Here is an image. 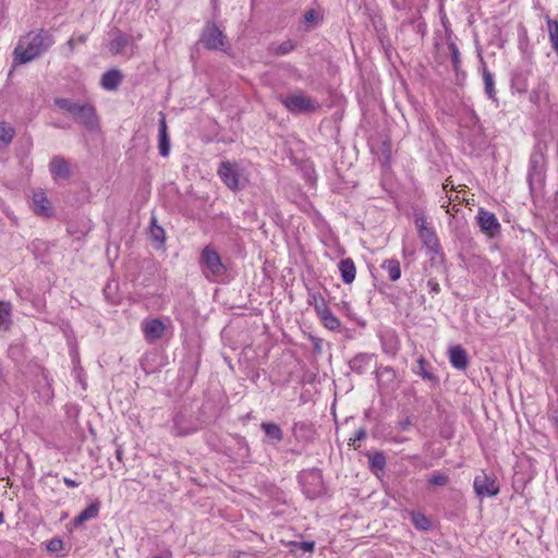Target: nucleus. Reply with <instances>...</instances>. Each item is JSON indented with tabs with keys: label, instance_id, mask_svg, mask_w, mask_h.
Wrapping results in <instances>:
<instances>
[{
	"label": "nucleus",
	"instance_id": "nucleus-1",
	"mask_svg": "<svg viewBox=\"0 0 558 558\" xmlns=\"http://www.w3.org/2000/svg\"><path fill=\"white\" fill-rule=\"evenodd\" d=\"M53 44L54 38L49 31L41 28L38 32H29L19 40L14 49V63L31 62L48 51Z\"/></svg>",
	"mask_w": 558,
	"mask_h": 558
},
{
	"label": "nucleus",
	"instance_id": "nucleus-2",
	"mask_svg": "<svg viewBox=\"0 0 558 558\" xmlns=\"http://www.w3.org/2000/svg\"><path fill=\"white\" fill-rule=\"evenodd\" d=\"M53 101L60 110L71 114L87 131L95 132L99 130V118L96 108L92 104L78 102L63 97H57Z\"/></svg>",
	"mask_w": 558,
	"mask_h": 558
},
{
	"label": "nucleus",
	"instance_id": "nucleus-3",
	"mask_svg": "<svg viewBox=\"0 0 558 558\" xmlns=\"http://www.w3.org/2000/svg\"><path fill=\"white\" fill-rule=\"evenodd\" d=\"M546 151L547 145L537 142L530 155L526 181L531 193L544 186L546 178Z\"/></svg>",
	"mask_w": 558,
	"mask_h": 558
},
{
	"label": "nucleus",
	"instance_id": "nucleus-4",
	"mask_svg": "<svg viewBox=\"0 0 558 558\" xmlns=\"http://www.w3.org/2000/svg\"><path fill=\"white\" fill-rule=\"evenodd\" d=\"M199 43L207 50L227 52L230 49L226 34L214 22H206L199 37Z\"/></svg>",
	"mask_w": 558,
	"mask_h": 558
},
{
	"label": "nucleus",
	"instance_id": "nucleus-5",
	"mask_svg": "<svg viewBox=\"0 0 558 558\" xmlns=\"http://www.w3.org/2000/svg\"><path fill=\"white\" fill-rule=\"evenodd\" d=\"M107 48L112 56H121L130 59L134 54L136 45L131 35L123 33L119 28H113L109 32Z\"/></svg>",
	"mask_w": 558,
	"mask_h": 558
},
{
	"label": "nucleus",
	"instance_id": "nucleus-6",
	"mask_svg": "<svg viewBox=\"0 0 558 558\" xmlns=\"http://www.w3.org/2000/svg\"><path fill=\"white\" fill-rule=\"evenodd\" d=\"M281 104L292 114L314 112L319 109V104L303 94H292L281 98Z\"/></svg>",
	"mask_w": 558,
	"mask_h": 558
},
{
	"label": "nucleus",
	"instance_id": "nucleus-7",
	"mask_svg": "<svg viewBox=\"0 0 558 558\" xmlns=\"http://www.w3.org/2000/svg\"><path fill=\"white\" fill-rule=\"evenodd\" d=\"M412 217L423 244H437L436 232L425 211L418 206H415L412 208Z\"/></svg>",
	"mask_w": 558,
	"mask_h": 558
},
{
	"label": "nucleus",
	"instance_id": "nucleus-8",
	"mask_svg": "<svg viewBox=\"0 0 558 558\" xmlns=\"http://www.w3.org/2000/svg\"><path fill=\"white\" fill-rule=\"evenodd\" d=\"M201 263L206 276H208L207 271L215 277L222 276L227 271L219 254L210 246H205L203 250Z\"/></svg>",
	"mask_w": 558,
	"mask_h": 558
},
{
	"label": "nucleus",
	"instance_id": "nucleus-9",
	"mask_svg": "<svg viewBox=\"0 0 558 558\" xmlns=\"http://www.w3.org/2000/svg\"><path fill=\"white\" fill-rule=\"evenodd\" d=\"M475 494L483 497H493L499 493V484L495 476L488 475L485 472L477 474L473 482Z\"/></svg>",
	"mask_w": 558,
	"mask_h": 558
},
{
	"label": "nucleus",
	"instance_id": "nucleus-10",
	"mask_svg": "<svg viewBox=\"0 0 558 558\" xmlns=\"http://www.w3.org/2000/svg\"><path fill=\"white\" fill-rule=\"evenodd\" d=\"M300 483L304 494L310 498H315L322 492V475L317 470L303 471L299 475Z\"/></svg>",
	"mask_w": 558,
	"mask_h": 558
},
{
	"label": "nucleus",
	"instance_id": "nucleus-11",
	"mask_svg": "<svg viewBox=\"0 0 558 558\" xmlns=\"http://www.w3.org/2000/svg\"><path fill=\"white\" fill-rule=\"evenodd\" d=\"M477 225L483 233H485L489 238H494L499 233L500 223L496 218L495 214L485 210L483 208L478 209L476 216Z\"/></svg>",
	"mask_w": 558,
	"mask_h": 558
},
{
	"label": "nucleus",
	"instance_id": "nucleus-12",
	"mask_svg": "<svg viewBox=\"0 0 558 558\" xmlns=\"http://www.w3.org/2000/svg\"><path fill=\"white\" fill-rule=\"evenodd\" d=\"M221 181L232 191L239 189V172L236 166L230 161H222L218 168Z\"/></svg>",
	"mask_w": 558,
	"mask_h": 558
},
{
	"label": "nucleus",
	"instance_id": "nucleus-13",
	"mask_svg": "<svg viewBox=\"0 0 558 558\" xmlns=\"http://www.w3.org/2000/svg\"><path fill=\"white\" fill-rule=\"evenodd\" d=\"M33 210L34 213L43 218H50L53 215L50 201L47 198L45 192L36 191L33 194Z\"/></svg>",
	"mask_w": 558,
	"mask_h": 558
},
{
	"label": "nucleus",
	"instance_id": "nucleus-14",
	"mask_svg": "<svg viewBox=\"0 0 558 558\" xmlns=\"http://www.w3.org/2000/svg\"><path fill=\"white\" fill-rule=\"evenodd\" d=\"M171 432L174 436L183 437L193 434L197 430L196 426L193 425L190 420L181 412L174 414L172 420Z\"/></svg>",
	"mask_w": 558,
	"mask_h": 558
},
{
	"label": "nucleus",
	"instance_id": "nucleus-15",
	"mask_svg": "<svg viewBox=\"0 0 558 558\" xmlns=\"http://www.w3.org/2000/svg\"><path fill=\"white\" fill-rule=\"evenodd\" d=\"M142 330L146 340L155 341L163 336L166 326L160 319L154 318L143 322Z\"/></svg>",
	"mask_w": 558,
	"mask_h": 558
},
{
	"label": "nucleus",
	"instance_id": "nucleus-16",
	"mask_svg": "<svg viewBox=\"0 0 558 558\" xmlns=\"http://www.w3.org/2000/svg\"><path fill=\"white\" fill-rule=\"evenodd\" d=\"M49 171L53 180H68L71 177L70 166L64 157L54 156L49 163Z\"/></svg>",
	"mask_w": 558,
	"mask_h": 558
},
{
	"label": "nucleus",
	"instance_id": "nucleus-17",
	"mask_svg": "<svg viewBox=\"0 0 558 558\" xmlns=\"http://www.w3.org/2000/svg\"><path fill=\"white\" fill-rule=\"evenodd\" d=\"M449 362L456 369H465L469 364L466 351L461 345L451 347L449 349Z\"/></svg>",
	"mask_w": 558,
	"mask_h": 558
},
{
	"label": "nucleus",
	"instance_id": "nucleus-18",
	"mask_svg": "<svg viewBox=\"0 0 558 558\" xmlns=\"http://www.w3.org/2000/svg\"><path fill=\"white\" fill-rule=\"evenodd\" d=\"M374 355L369 353H359L349 362L352 372L362 375L366 373L373 362Z\"/></svg>",
	"mask_w": 558,
	"mask_h": 558
},
{
	"label": "nucleus",
	"instance_id": "nucleus-19",
	"mask_svg": "<svg viewBox=\"0 0 558 558\" xmlns=\"http://www.w3.org/2000/svg\"><path fill=\"white\" fill-rule=\"evenodd\" d=\"M123 75L120 70L111 69L101 76L100 85L106 90H116L121 84Z\"/></svg>",
	"mask_w": 558,
	"mask_h": 558
},
{
	"label": "nucleus",
	"instance_id": "nucleus-20",
	"mask_svg": "<svg viewBox=\"0 0 558 558\" xmlns=\"http://www.w3.org/2000/svg\"><path fill=\"white\" fill-rule=\"evenodd\" d=\"M159 114H160L161 119L159 121L158 149H159V154L162 157H167L170 153V141H169L168 132H167V122H166L165 114L162 112H160Z\"/></svg>",
	"mask_w": 558,
	"mask_h": 558
},
{
	"label": "nucleus",
	"instance_id": "nucleus-21",
	"mask_svg": "<svg viewBox=\"0 0 558 558\" xmlns=\"http://www.w3.org/2000/svg\"><path fill=\"white\" fill-rule=\"evenodd\" d=\"M338 269L344 283L350 284L354 281L356 276V267L351 258L341 259L338 264Z\"/></svg>",
	"mask_w": 558,
	"mask_h": 558
},
{
	"label": "nucleus",
	"instance_id": "nucleus-22",
	"mask_svg": "<svg viewBox=\"0 0 558 558\" xmlns=\"http://www.w3.org/2000/svg\"><path fill=\"white\" fill-rule=\"evenodd\" d=\"M260 427L271 445H277L282 441L283 432L278 424L264 422Z\"/></svg>",
	"mask_w": 558,
	"mask_h": 558
},
{
	"label": "nucleus",
	"instance_id": "nucleus-23",
	"mask_svg": "<svg viewBox=\"0 0 558 558\" xmlns=\"http://www.w3.org/2000/svg\"><path fill=\"white\" fill-rule=\"evenodd\" d=\"M12 326V305L9 302L0 301V331H9Z\"/></svg>",
	"mask_w": 558,
	"mask_h": 558
},
{
	"label": "nucleus",
	"instance_id": "nucleus-24",
	"mask_svg": "<svg viewBox=\"0 0 558 558\" xmlns=\"http://www.w3.org/2000/svg\"><path fill=\"white\" fill-rule=\"evenodd\" d=\"M100 509V502L98 500L92 502L88 507H86L77 517L74 518V525L78 526L83 524L85 521L94 519L98 515Z\"/></svg>",
	"mask_w": 558,
	"mask_h": 558
},
{
	"label": "nucleus",
	"instance_id": "nucleus-25",
	"mask_svg": "<svg viewBox=\"0 0 558 558\" xmlns=\"http://www.w3.org/2000/svg\"><path fill=\"white\" fill-rule=\"evenodd\" d=\"M316 315L319 317L323 325L331 331L338 330L341 326L339 318L333 315L328 306L319 311Z\"/></svg>",
	"mask_w": 558,
	"mask_h": 558
},
{
	"label": "nucleus",
	"instance_id": "nucleus-26",
	"mask_svg": "<svg viewBox=\"0 0 558 558\" xmlns=\"http://www.w3.org/2000/svg\"><path fill=\"white\" fill-rule=\"evenodd\" d=\"M380 267L387 272L388 278L391 281H397L401 277L400 262L395 258L385 259Z\"/></svg>",
	"mask_w": 558,
	"mask_h": 558
},
{
	"label": "nucleus",
	"instance_id": "nucleus-27",
	"mask_svg": "<svg viewBox=\"0 0 558 558\" xmlns=\"http://www.w3.org/2000/svg\"><path fill=\"white\" fill-rule=\"evenodd\" d=\"M306 291L307 304L314 307L316 314L328 306L325 298L318 291H315L313 288L308 287L306 288Z\"/></svg>",
	"mask_w": 558,
	"mask_h": 558
},
{
	"label": "nucleus",
	"instance_id": "nucleus-28",
	"mask_svg": "<svg viewBox=\"0 0 558 558\" xmlns=\"http://www.w3.org/2000/svg\"><path fill=\"white\" fill-rule=\"evenodd\" d=\"M483 81L487 97L497 101L494 74L485 65L483 66Z\"/></svg>",
	"mask_w": 558,
	"mask_h": 558
},
{
	"label": "nucleus",
	"instance_id": "nucleus-29",
	"mask_svg": "<svg viewBox=\"0 0 558 558\" xmlns=\"http://www.w3.org/2000/svg\"><path fill=\"white\" fill-rule=\"evenodd\" d=\"M546 22L551 47L558 54V21L546 16Z\"/></svg>",
	"mask_w": 558,
	"mask_h": 558
},
{
	"label": "nucleus",
	"instance_id": "nucleus-30",
	"mask_svg": "<svg viewBox=\"0 0 558 558\" xmlns=\"http://www.w3.org/2000/svg\"><path fill=\"white\" fill-rule=\"evenodd\" d=\"M15 136V130L9 123L0 122V142L9 145Z\"/></svg>",
	"mask_w": 558,
	"mask_h": 558
},
{
	"label": "nucleus",
	"instance_id": "nucleus-31",
	"mask_svg": "<svg viewBox=\"0 0 558 558\" xmlns=\"http://www.w3.org/2000/svg\"><path fill=\"white\" fill-rule=\"evenodd\" d=\"M411 519L413 525L421 531H427L430 527V521L428 518L421 512H411Z\"/></svg>",
	"mask_w": 558,
	"mask_h": 558
},
{
	"label": "nucleus",
	"instance_id": "nucleus-32",
	"mask_svg": "<svg viewBox=\"0 0 558 558\" xmlns=\"http://www.w3.org/2000/svg\"><path fill=\"white\" fill-rule=\"evenodd\" d=\"M413 372L426 380H436V377L427 371V362L424 357H420Z\"/></svg>",
	"mask_w": 558,
	"mask_h": 558
},
{
	"label": "nucleus",
	"instance_id": "nucleus-33",
	"mask_svg": "<svg viewBox=\"0 0 558 558\" xmlns=\"http://www.w3.org/2000/svg\"><path fill=\"white\" fill-rule=\"evenodd\" d=\"M448 49L451 54V62H452L453 70L458 74L461 70V57H460L459 48L453 40H450V43L448 44Z\"/></svg>",
	"mask_w": 558,
	"mask_h": 558
},
{
	"label": "nucleus",
	"instance_id": "nucleus-34",
	"mask_svg": "<svg viewBox=\"0 0 558 558\" xmlns=\"http://www.w3.org/2000/svg\"><path fill=\"white\" fill-rule=\"evenodd\" d=\"M149 235L153 241L159 243V244H162L166 240L165 238V230L157 226L156 225V219L153 218L151 220V225H150V228H149Z\"/></svg>",
	"mask_w": 558,
	"mask_h": 558
},
{
	"label": "nucleus",
	"instance_id": "nucleus-35",
	"mask_svg": "<svg viewBox=\"0 0 558 558\" xmlns=\"http://www.w3.org/2000/svg\"><path fill=\"white\" fill-rule=\"evenodd\" d=\"M294 48H295V44L292 40L288 39L271 49H272L274 54L283 56V54H288L291 51H293Z\"/></svg>",
	"mask_w": 558,
	"mask_h": 558
},
{
	"label": "nucleus",
	"instance_id": "nucleus-36",
	"mask_svg": "<svg viewBox=\"0 0 558 558\" xmlns=\"http://www.w3.org/2000/svg\"><path fill=\"white\" fill-rule=\"evenodd\" d=\"M511 87L520 94L525 93L527 90L526 78L522 74H515L511 80Z\"/></svg>",
	"mask_w": 558,
	"mask_h": 558
},
{
	"label": "nucleus",
	"instance_id": "nucleus-37",
	"mask_svg": "<svg viewBox=\"0 0 558 558\" xmlns=\"http://www.w3.org/2000/svg\"><path fill=\"white\" fill-rule=\"evenodd\" d=\"M369 462L373 468L383 470L386 465V457L383 452L376 451L369 456Z\"/></svg>",
	"mask_w": 558,
	"mask_h": 558
},
{
	"label": "nucleus",
	"instance_id": "nucleus-38",
	"mask_svg": "<svg viewBox=\"0 0 558 558\" xmlns=\"http://www.w3.org/2000/svg\"><path fill=\"white\" fill-rule=\"evenodd\" d=\"M376 377L378 379V383L380 384L381 379L383 378H387L388 380L392 381L396 377V374H395V371L392 367L390 366H385V367H381L379 368L377 372H376Z\"/></svg>",
	"mask_w": 558,
	"mask_h": 558
},
{
	"label": "nucleus",
	"instance_id": "nucleus-39",
	"mask_svg": "<svg viewBox=\"0 0 558 558\" xmlns=\"http://www.w3.org/2000/svg\"><path fill=\"white\" fill-rule=\"evenodd\" d=\"M549 421L551 422L555 432L558 437V400L556 402H553L549 408Z\"/></svg>",
	"mask_w": 558,
	"mask_h": 558
},
{
	"label": "nucleus",
	"instance_id": "nucleus-40",
	"mask_svg": "<svg viewBox=\"0 0 558 558\" xmlns=\"http://www.w3.org/2000/svg\"><path fill=\"white\" fill-rule=\"evenodd\" d=\"M366 438V429L364 427L359 428L354 436L349 439V446L354 447L355 449L360 446L356 444Z\"/></svg>",
	"mask_w": 558,
	"mask_h": 558
},
{
	"label": "nucleus",
	"instance_id": "nucleus-41",
	"mask_svg": "<svg viewBox=\"0 0 558 558\" xmlns=\"http://www.w3.org/2000/svg\"><path fill=\"white\" fill-rule=\"evenodd\" d=\"M545 85H539L537 88L533 89L531 93H530V101L536 106L539 105L541 102V97H542V94L545 93Z\"/></svg>",
	"mask_w": 558,
	"mask_h": 558
},
{
	"label": "nucleus",
	"instance_id": "nucleus-42",
	"mask_svg": "<svg viewBox=\"0 0 558 558\" xmlns=\"http://www.w3.org/2000/svg\"><path fill=\"white\" fill-rule=\"evenodd\" d=\"M449 477L445 474L435 473L430 476L429 483L435 486H444L448 484Z\"/></svg>",
	"mask_w": 558,
	"mask_h": 558
},
{
	"label": "nucleus",
	"instance_id": "nucleus-43",
	"mask_svg": "<svg viewBox=\"0 0 558 558\" xmlns=\"http://www.w3.org/2000/svg\"><path fill=\"white\" fill-rule=\"evenodd\" d=\"M294 547H296L298 549H300L302 551L311 553L314 550L315 543L314 542H298L294 544Z\"/></svg>",
	"mask_w": 558,
	"mask_h": 558
},
{
	"label": "nucleus",
	"instance_id": "nucleus-44",
	"mask_svg": "<svg viewBox=\"0 0 558 558\" xmlns=\"http://www.w3.org/2000/svg\"><path fill=\"white\" fill-rule=\"evenodd\" d=\"M62 547V541L60 539H51L47 546L49 551H57Z\"/></svg>",
	"mask_w": 558,
	"mask_h": 558
},
{
	"label": "nucleus",
	"instance_id": "nucleus-45",
	"mask_svg": "<svg viewBox=\"0 0 558 558\" xmlns=\"http://www.w3.org/2000/svg\"><path fill=\"white\" fill-rule=\"evenodd\" d=\"M427 286L432 293H438L440 291L439 283L436 281V279H429L427 281Z\"/></svg>",
	"mask_w": 558,
	"mask_h": 558
},
{
	"label": "nucleus",
	"instance_id": "nucleus-46",
	"mask_svg": "<svg viewBox=\"0 0 558 558\" xmlns=\"http://www.w3.org/2000/svg\"><path fill=\"white\" fill-rule=\"evenodd\" d=\"M62 481H63L64 485L70 488H74L80 485V483H77L76 481H74L70 477H66V476H64Z\"/></svg>",
	"mask_w": 558,
	"mask_h": 558
},
{
	"label": "nucleus",
	"instance_id": "nucleus-47",
	"mask_svg": "<svg viewBox=\"0 0 558 558\" xmlns=\"http://www.w3.org/2000/svg\"><path fill=\"white\" fill-rule=\"evenodd\" d=\"M305 22H313L317 19V13L314 10H310L304 15Z\"/></svg>",
	"mask_w": 558,
	"mask_h": 558
},
{
	"label": "nucleus",
	"instance_id": "nucleus-48",
	"mask_svg": "<svg viewBox=\"0 0 558 558\" xmlns=\"http://www.w3.org/2000/svg\"><path fill=\"white\" fill-rule=\"evenodd\" d=\"M411 425V421L409 417H407L404 421L400 422V428L402 430H407Z\"/></svg>",
	"mask_w": 558,
	"mask_h": 558
},
{
	"label": "nucleus",
	"instance_id": "nucleus-49",
	"mask_svg": "<svg viewBox=\"0 0 558 558\" xmlns=\"http://www.w3.org/2000/svg\"><path fill=\"white\" fill-rule=\"evenodd\" d=\"M65 46L68 47V49H69L70 53H72V52H73V50H74V47H75V39H74V38H70V39L66 41Z\"/></svg>",
	"mask_w": 558,
	"mask_h": 558
},
{
	"label": "nucleus",
	"instance_id": "nucleus-50",
	"mask_svg": "<svg viewBox=\"0 0 558 558\" xmlns=\"http://www.w3.org/2000/svg\"><path fill=\"white\" fill-rule=\"evenodd\" d=\"M151 558H172V553H171V550H166L163 553V555L153 556Z\"/></svg>",
	"mask_w": 558,
	"mask_h": 558
},
{
	"label": "nucleus",
	"instance_id": "nucleus-51",
	"mask_svg": "<svg viewBox=\"0 0 558 558\" xmlns=\"http://www.w3.org/2000/svg\"><path fill=\"white\" fill-rule=\"evenodd\" d=\"M74 39H75V44H84L87 40V36L80 35L77 38H74Z\"/></svg>",
	"mask_w": 558,
	"mask_h": 558
},
{
	"label": "nucleus",
	"instance_id": "nucleus-52",
	"mask_svg": "<svg viewBox=\"0 0 558 558\" xmlns=\"http://www.w3.org/2000/svg\"><path fill=\"white\" fill-rule=\"evenodd\" d=\"M452 31L449 29V28H446V39H447V45L450 43V40H453L452 39Z\"/></svg>",
	"mask_w": 558,
	"mask_h": 558
},
{
	"label": "nucleus",
	"instance_id": "nucleus-53",
	"mask_svg": "<svg viewBox=\"0 0 558 558\" xmlns=\"http://www.w3.org/2000/svg\"><path fill=\"white\" fill-rule=\"evenodd\" d=\"M123 450L121 447H118L116 450V457L119 461H122Z\"/></svg>",
	"mask_w": 558,
	"mask_h": 558
},
{
	"label": "nucleus",
	"instance_id": "nucleus-54",
	"mask_svg": "<svg viewBox=\"0 0 558 558\" xmlns=\"http://www.w3.org/2000/svg\"><path fill=\"white\" fill-rule=\"evenodd\" d=\"M393 7L396 9H401L402 8V4H403V0H391Z\"/></svg>",
	"mask_w": 558,
	"mask_h": 558
},
{
	"label": "nucleus",
	"instance_id": "nucleus-55",
	"mask_svg": "<svg viewBox=\"0 0 558 558\" xmlns=\"http://www.w3.org/2000/svg\"><path fill=\"white\" fill-rule=\"evenodd\" d=\"M384 155L386 157V160L389 161V158H390V151L389 149L387 148L385 151H384Z\"/></svg>",
	"mask_w": 558,
	"mask_h": 558
},
{
	"label": "nucleus",
	"instance_id": "nucleus-56",
	"mask_svg": "<svg viewBox=\"0 0 558 558\" xmlns=\"http://www.w3.org/2000/svg\"><path fill=\"white\" fill-rule=\"evenodd\" d=\"M303 426H304V424L295 423L293 428L296 429L298 427H303Z\"/></svg>",
	"mask_w": 558,
	"mask_h": 558
},
{
	"label": "nucleus",
	"instance_id": "nucleus-57",
	"mask_svg": "<svg viewBox=\"0 0 558 558\" xmlns=\"http://www.w3.org/2000/svg\"><path fill=\"white\" fill-rule=\"evenodd\" d=\"M3 519H4V514H3V512L0 511V524L3 522Z\"/></svg>",
	"mask_w": 558,
	"mask_h": 558
},
{
	"label": "nucleus",
	"instance_id": "nucleus-58",
	"mask_svg": "<svg viewBox=\"0 0 558 558\" xmlns=\"http://www.w3.org/2000/svg\"><path fill=\"white\" fill-rule=\"evenodd\" d=\"M110 288H111V286H110V283H109V284L104 289V292H105V293H107L108 289H110Z\"/></svg>",
	"mask_w": 558,
	"mask_h": 558
},
{
	"label": "nucleus",
	"instance_id": "nucleus-59",
	"mask_svg": "<svg viewBox=\"0 0 558 558\" xmlns=\"http://www.w3.org/2000/svg\"><path fill=\"white\" fill-rule=\"evenodd\" d=\"M77 360V352H74L73 354V361H76Z\"/></svg>",
	"mask_w": 558,
	"mask_h": 558
},
{
	"label": "nucleus",
	"instance_id": "nucleus-60",
	"mask_svg": "<svg viewBox=\"0 0 558 558\" xmlns=\"http://www.w3.org/2000/svg\"><path fill=\"white\" fill-rule=\"evenodd\" d=\"M213 2H216V0H213Z\"/></svg>",
	"mask_w": 558,
	"mask_h": 558
}]
</instances>
